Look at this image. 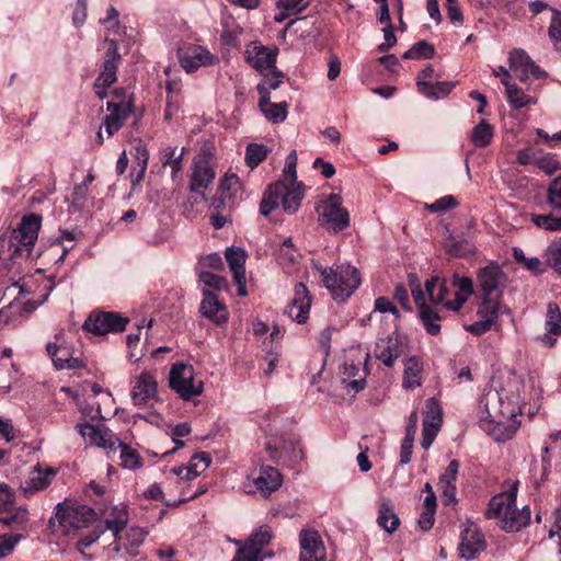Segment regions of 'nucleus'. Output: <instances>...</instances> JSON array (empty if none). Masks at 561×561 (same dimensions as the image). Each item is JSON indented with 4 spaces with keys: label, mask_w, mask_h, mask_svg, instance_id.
<instances>
[{
    "label": "nucleus",
    "mask_w": 561,
    "mask_h": 561,
    "mask_svg": "<svg viewBox=\"0 0 561 561\" xmlns=\"http://www.w3.org/2000/svg\"><path fill=\"white\" fill-rule=\"evenodd\" d=\"M520 403L519 385L515 380L493 382L484 389L479 403L480 426L496 442L511 439L518 428Z\"/></svg>",
    "instance_id": "1"
},
{
    "label": "nucleus",
    "mask_w": 561,
    "mask_h": 561,
    "mask_svg": "<svg viewBox=\"0 0 561 561\" xmlns=\"http://www.w3.org/2000/svg\"><path fill=\"white\" fill-rule=\"evenodd\" d=\"M518 481H515L508 490L491 497L484 516L495 519L497 526L506 533L519 531L529 524L530 510L527 505L518 510L516 499Z\"/></svg>",
    "instance_id": "2"
},
{
    "label": "nucleus",
    "mask_w": 561,
    "mask_h": 561,
    "mask_svg": "<svg viewBox=\"0 0 561 561\" xmlns=\"http://www.w3.org/2000/svg\"><path fill=\"white\" fill-rule=\"evenodd\" d=\"M305 198L304 183L275 182L267 186L260 204V213L268 217L273 210L282 206L283 210L293 215L298 211Z\"/></svg>",
    "instance_id": "3"
},
{
    "label": "nucleus",
    "mask_w": 561,
    "mask_h": 561,
    "mask_svg": "<svg viewBox=\"0 0 561 561\" xmlns=\"http://www.w3.org/2000/svg\"><path fill=\"white\" fill-rule=\"evenodd\" d=\"M42 227V216L28 214L22 217L19 226L8 236L11 257H28L34 249Z\"/></svg>",
    "instance_id": "4"
},
{
    "label": "nucleus",
    "mask_w": 561,
    "mask_h": 561,
    "mask_svg": "<svg viewBox=\"0 0 561 561\" xmlns=\"http://www.w3.org/2000/svg\"><path fill=\"white\" fill-rule=\"evenodd\" d=\"M321 279L335 300L345 301L360 285L359 272L351 265H341L335 270L320 267Z\"/></svg>",
    "instance_id": "5"
},
{
    "label": "nucleus",
    "mask_w": 561,
    "mask_h": 561,
    "mask_svg": "<svg viewBox=\"0 0 561 561\" xmlns=\"http://www.w3.org/2000/svg\"><path fill=\"white\" fill-rule=\"evenodd\" d=\"M96 517V513L88 505H69L65 502L55 507V516L50 517L49 526L56 524L60 530L68 535L71 531L88 527Z\"/></svg>",
    "instance_id": "6"
},
{
    "label": "nucleus",
    "mask_w": 561,
    "mask_h": 561,
    "mask_svg": "<svg viewBox=\"0 0 561 561\" xmlns=\"http://www.w3.org/2000/svg\"><path fill=\"white\" fill-rule=\"evenodd\" d=\"M195 371L192 365L175 363L169 373V386L179 397L190 401L203 392V381H195Z\"/></svg>",
    "instance_id": "7"
},
{
    "label": "nucleus",
    "mask_w": 561,
    "mask_h": 561,
    "mask_svg": "<svg viewBox=\"0 0 561 561\" xmlns=\"http://www.w3.org/2000/svg\"><path fill=\"white\" fill-rule=\"evenodd\" d=\"M409 286L424 329L431 335L438 334L440 332V317L434 307L427 305L425 293L415 275H409Z\"/></svg>",
    "instance_id": "8"
},
{
    "label": "nucleus",
    "mask_w": 561,
    "mask_h": 561,
    "mask_svg": "<svg viewBox=\"0 0 561 561\" xmlns=\"http://www.w3.org/2000/svg\"><path fill=\"white\" fill-rule=\"evenodd\" d=\"M113 99V101L106 103L108 114L103 121L107 137L117 133L133 112V100L130 96L121 95V92L115 90Z\"/></svg>",
    "instance_id": "9"
},
{
    "label": "nucleus",
    "mask_w": 561,
    "mask_h": 561,
    "mask_svg": "<svg viewBox=\"0 0 561 561\" xmlns=\"http://www.w3.org/2000/svg\"><path fill=\"white\" fill-rule=\"evenodd\" d=\"M319 221L329 225L335 232L350 226V214L342 206V197L339 194H330L318 207Z\"/></svg>",
    "instance_id": "10"
},
{
    "label": "nucleus",
    "mask_w": 561,
    "mask_h": 561,
    "mask_svg": "<svg viewBox=\"0 0 561 561\" xmlns=\"http://www.w3.org/2000/svg\"><path fill=\"white\" fill-rule=\"evenodd\" d=\"M106 42L108 47L104 56V62L94 82L95 94L101 100L107 95L106 89L116 81V71L121 61L117 43L114 39H106Z\"/></svg>",
    "instance_id": "11"
},
{
    "label": "nucleus",
    "mask_w": 561,
    "mask_h": 561,
    "mask_svg": "<svg viewBox=\"0 0 561 561\" xmlns=\"http://www.w3.org/2000/svg\"><path fill=\"white\" fill-rule=\"evenodd\" d=\"M128 319L117 312L100 311L91 313L83 323V329L95 335L124 331Z\"/></svg>",
    "instance_id": "12"
},
{
    "label": "nucleus",
    "mask_w": 561,
    "mask_h": 561,
    "mask_svg": "<svg viewBox=\"0 0 561 561\" xmlns=\"http://www.w3.org/2000/svg\"><path fill=\"white\" fill-rule=\"evenodd\" d=\"M485 547L484 535L474 524L469 523L461 533V541L458 546L459 557L467 561L473 560L485 550Z\"/></svg>",
    "instance_id": "13"
},
{
    "label": "nucleus",
    "mask_w": 561,
    "mask_h": 561,
    "mask_svg": "<svg viewBox=\"0 0 561 561\" xmlns=\"http://www.w3.org/2000/svg\"><path fill=\"white\" fill-rule=\"evenodd\" d=\"M299 561H324L327 553L320 534L313 529H302L299 534Z\"/></svg>",
    "instance_id": "14"
},
{
    "label": "nucleus",
    "mask_w": 561,
    "mask_h": 561,
    "mask_svg": "<svg viewBox=\"0 0 561 561\" xmlns=\"http://www.w3.org/2000/svg\"><path fill=\"white\" fill-rule=\"evenodd\" d=\"M178 55L181 67L186 72H194L199 67L213 66L218 61V58L207 48L196 45H192L186 49H180Z\"/></svg>",
    "instance_id": "15"
},
{
    "label": "nucleus",
    "mask_w": 561,
    "mask_h": 561,
    "mask_svg": "<svg viewBox=\"0 0 561 561\" xmlns=\"http://www.w3.org/2000/svg\"><path fill=\"white\" fill-rule=\"evenodd\" d=\"M510 69L523 82H526L530 76L535 79L546 77V72L541 70L523 49H513L510 53Z\"/></svg>",
    "instance_id": "16"
},
{
    "label": "nucleus",
    "mask_w": 561,
    "mask_h": 561,
    "mask_svg": "<svg viewBox=\"0 0 561 561\" xmlns=\"http://www.w3.org/2000/svg\"><path fill=\"white\" fill-rule=\"evenodd\" d=\"M310 306L311 298L307 286L298 283L295 286L294 298L285 309V313L297 323H305L308 319Z\"/></svg>",
    "instance_id": "17"
},
{
    "label": "nucleus",
    "mask_w": 561,
    "mask_h": 561,
    "mask_svg": "<svg viewBox=\"0 0 561 561\" xmlns=\"http://www.w3.org/2000/svg\"><path fill=\"white\" fill-rule=\"evenodd\" d=\"M277 48H270L259 43H252L247 49V61L260 72L276 68Z\"/></svg>",
    "instance_id": "18"
},
{
    "label": "nucleus",
    "mask_w": 561,
    "mask_h": 561,
    "mask_svg": "<svg viewBox=\"0 0 561 561\" xmlns=\"http://www.w3.org/2000/svg\"><path fill=\"white\" fill-rule=\"evenodd\" d=\"M504 279L505 275L499 265L481 268L478 273V284L482 297H501L500 285Z\"/></svg>",
    "instance_id": "19"
},
{
    "label": "nucleus",
    "mask_w": 561,
    "mask_h": 561,
    "mask_svg": "<svg viewBox=\"0 0 561 561\" xmlns=\"http://www.w3.org/2000/svg\"><path fill=\"white\" fill-rule=\"evenodd\" d=\"M77 427L80 435L89 445L110 450L116 449V442H118V438L110 430H101L89 423L80 424Z\"/></svg>",
    "instance_id": "20"
},
{
    "label": "nucleus",
    "mask_w": 561,
    "mask_h": 561,
    "mask_svg": "<svg viewBox=\"0 0 561 561\" xmlns=\"http://www.w3.org/2000/svg\"><path fill=\"white\" fill-rule=\"evenodd\" d=\"M362 360L355 363L354 359H348L343 364L341 375V382L345 389L357 393L365 388L367 370L362 366Z\"/></svg>",
    "instance_id": "21"
},
{
    "label": "nucleus",
    "mask_w": 561,
    "mask_h": 561,
    "mask_svg": "<svg viewBox=\"0 0 561 561\" xmlns=\"http://www.w3.org/2000/svg\"><path fill=\"white\" fill-rule=\"evenodd\" d=\"M158 382L150 371H142L136 379L131 390L135 405L142 407L157 394Z\"/></svg>",
    "instance_id": "22"
},
{
    "label": "nucleus",
    "mask_w": 561,
    "mask_h": 561,
    "mask_svg": "<svg viewBox=\"0 0 561 561\" xmlns=\"http://www.w3.org/2000/svg\"><path fill=\"white\" fill-rule=\"evenodd\" d=\"M47 353L50 356L55 367L61 369H79L84 367L81 359L73 357L72 352L65 345H58L49 342L46 346Z\"/></svg>",
    "instance_id": "23"
},
{
    "label": "nucleus",
    "mask_w": 561,
    "mask_h": 561,
    "mask_svg": "<svg viewBox=\"0 0 561 561\" xmlns=\"http://www.w3.org/2000/svg\"><path fill=\"white\" fill-rule=\"evenodd\" d=\"M203 300L201 304L202 316L209 319L216 324H224L228 321V310L216 295L208 290L203 291Z\"/></svg>",
    "instance_id": "24"
},
{
    "label": "nucleus",
    "mask_w": 561,
    "mask_h": 561,
    "mask_svg": "<svg viewBox=\"0 0 561 561\" xmlns=\"http://www.w3.org/2000/svg\"><path fill=\"white\" fill-rule=\"evenodd\" d=\"M423 291L426 300L434 306L442 305L447 309V302H453L448 299L450 287L445 278L431 277L425 282Z\"/></svg>",
    "instance_id": "25"
},
{
    "label": "nucleus",
    "mask_w": 561,
    "mask_h": 561,
    "mask_svg": "<svg viewBox=\"0 0 561 561\" xmlns=\"http://www.w3.org/2000/svg\"><path fill=\"white\" fill-rule=\"evenodd\" d=\"M401 344L398 335H388L377 341L374 355L382 362L387 367H392L396 359L400 356Z\"/></svg>",
    "instance_id": "26"
},
{
    "label": "nucleus",
    "mask_w": 561,
    "mask_h": 561,
    "mask_svg": "<svg viewBox=\"0 0 561 561\" xmlns=\"http://www.w3.org/2000/svg\"><path fill=\"white\" fill-rule=\"evenodd\" d=\"M214 179L215 171L207 160L195 161L188 188L191 192L199 193L202 190H206Z\"/></svg>",
    "instance_id": "27"
},
{
    "label": "nucleus",
    "mask_w": 561,
    "mask_h": 561,
    "mask_svg": "<svg viewBox=\"0 0 561 561\" xmlns=\"http://www.w3.org/2000/svg\"><path fill=\"white\" fill-rule=\"evenodd\" d=\"M283 483L282 474L271 466H263L260 476L254 479V485L265 497L279 489Z\"/></svg>",
    "instance_id": "28"
},
{
    "label": "nucleus",
    "mask_w": 561,
    "mask_h": 561,
    "mask_svg": "<svg viewBox=\"0 0 561 561\" xmlns=\"http://www.w3.org/2000/svg\"><path fill=\"white\" fill-rule=\"evenodd\" d=\"M545 327L547 333L542 335L541 341L548 346H553L557 340L551 335H561V311L554 302L548 304Z\"/></svg>",
    "instance_id": "29"
},
{
    "label": "nucleus",
    "mask_w": 561,
    "mask_h": 561,
    "mask_svg": "<svg viewBox=\"0 0 561 561\" xmlns=\"http://www.w3.org/2000/svg\"><path fill=\"white\" fill-rule=\"evenodd\" d=\"M56 474V471L53 468H47L45 471L37 465L34 467L31 476L24 481L22 484V490L24 493H35L46 489L50 482L53 477Z\"/></svg>",
    "instance_id": "30"
},
{
    "label": "nucleus",
    "mask_w": 561,
    "mask_h": 561,
    "mask_svg": "<svg viewBox=\"0 0 561 561\" xmlns=\"http://www.w3.org/2000/svg\"><path fill=\"white\" fill-rule=\"evenodd\" d=\"M402 387L412 390L422 385L423 364L416 356L407 358L403 363Z\"/></svg>",
    "instance_id": "31"
},
{
    "label": "nucleus",
    "mask_w": 561,
    "mask_h": 561,
    "mask_svg": "<svg viewBox=\"0 0 561 561\" xmlns=\"http://www.w3.org/2000/svg\"><path fill=\"white\" fill-rule=\"evenodd\" d=\"M451 286L456 287L458 291L455 294L453 302H447V310L459 311L473 293L472 280L466 276L454 275Z\"/></svg>",
    "instance_id": "32"
},
{
    "label": "nucleus",
    "mask_w": 561,
    "mask_h": 561,
    "mask_svg": "<svg viewBox=\"0 0 561 561\" xmlns=\"http://www.w3.org/2000/svg\"><path fill=\"white\" fill-rule=\"evenodd\" d=\"M377 524L388 534H393L400 526V518L389 499H381L379 503Z\"/></svg>",
    "instance_id": "33"
},
{
    "label": "nucleus",
    "mask_w": 561,
    "mask_h": 561,
    "mask_svg": "<svg viewBox=\"0 0 561 561\" xmlns=\"http://www.w3.org/2000/svg\"><path fill=\"white\" fill-rule=\"evenodd\" d=\"M28 523V511L26 506L10 507L0 514V524L12 530H24Z\"/></svg>",
    "instance_id": "34"
},
{
    "label": "nucleus",
    "mask_w": 561,
    "mask_h": 561,
    "mask_svg": "<svg viewBox=\"0 0 561 561\" xmlns=\"http://www.w3.org/2000/svg\"><path fill=\"white\" fill-rule=\"evenodd\" d=\"M307 7L308 1L306 0H277L276 9L278 11L273 20L276 23H283L289 16L301 13Z\"/></svg>",
    "instance_id": "35"
},
{
    "label": "nucleus",
    "mask_w": 561,
    "mask_h": 561,
    "mask_svg": "<svg viewBox=\"0 0 561 561\" xmlns=\"http://www.w3.org/2000/svg\"><path fill=\"white\" fill-rule=\"evenodd\" d=\"M453 81H437L435 83L417 82L419 91L427 99L439 100L450 94L455 88Z\"/></svg>",
    "instance_id": "36"
},
{
    "label": "nucleus",
    "mask_w": 561,
    "mask_h": 561,
    "mask_svg": "<svg viewBox=\"0 0 561 561\" xmlns=\"http://www.w3.org/2000/svg\"><path fill=\"white\" fill-rule=\"evenodd\" d=\"M513 254L517 263L522 264L525 268L534 274H542L548 267L545 259L540 260L537 256H527L519 248H514Z\"/></svg>",
    "instance_id": "37"
},
{
    "label": "nucleus",
    "mask_w": 561,
    "mask_h": 561,
    "mask_svg": "<svg viewBox=\"0 0 561 561\" xmlns=\"http://www.w3.org/2000/svg\"><path fill=\"white\" fill-rule=\"evenodd\" d=\"M505 90L507 101L510 105L515 110H519L522 107L536 103V99L527 95L520 88H518L514 83L506 84Z\"/></svg>",
    "instance_id": "38"
},
{
    "label": "nucleus",
    "mask_w": 561,
    "mask_h": 561,
    "mask_svg": "<svg viewBox=\"0 0 561 561\" xmlns=\"http://www.w3.org/2000/svg\"><path fill=\"white\" fill-rule=\"evenodd\" d=\"M226 260L233 276H242L245 274L244 264L247 260V253L244 250L233 247L228 248L226 251Z\"/></svg>",
    "instance_id": "39"
},
{
    "label": "nucleus",
    "mask_w": 561,
    "mask_h": 561,
    "mask_svg": "<svg viewBox=\"0 0 561 561\" xmlns=\"http://www.w3.org/2000/svg\"><path fill=\"white\" fill-rule=\"evenodd\" d=\"M116 448L121 449L119 459L121 465L129 470H136L142 466V461L138 453L118 438Z\"/></svg>",
    "instance_id": "40"
},
{
    "label": "nucleus",
    "mask_w": 561,
    "mask_h": 561,
    "mask_svg": "<svg viewBox=\"0 0 561 561\" xmlns=\"http://www.w3.org/2000/svg\"><path fill=\"white\" fill-rule=\"evenodd\" d=\"M501 297H482V301L478 308L479 318L489 320L491 324L497 319L501 306Z\"/></svg>",
    "instance_id": "41"
},
{
    "label": "nucleus",
    "mask_w": 561,
    "mask_h": 561,
    "mask_svg": "<svg viewBox=\"0 0 561 561\" xmlns=\"http://www.w3.org/2000/svg\"><path fill=\"white\" fill-rule=\"evenodd\" d=\"M493 138V127L486 121L482 119L473 127L471 133V141L476 147H488Z\"/></svg>",
    "instance_id": "42"
},
{
    "label": "nucleus",
    "mask_w": 561,
    "mask_h": 561,
    "mask_svg": "<svg viewBox=\"0 0 561 561\" xmlns=\"http://www.w3.org/2000/svg\"><path fill=\"white\" fill-rule=\"evenodd\" d=\"M548 267L561 275V239L554 240L548 244L542 253Z\"/></svg>",
    "instance_id": "43"
},
{
    "label": "nucleus",
    "mask_w": 561,
    "mask_h": 561,
    "mask_svg": "<svg viewBox=\"0 0 561 561\" xmlns=\"http://www.w3.org/2000/svg\"><path fill=\"white\" fill-rule=\"evenodd\" d=\"M268 148L263 144L251 142L245 148V163L249 168H256L266 159Z\"/></svg>",
    "instance_id": "44"
},
{
    "label": "nucleus",
    "mask_w": 561,
    "mask_h": 561,
    "mask_svg": "<svg viewBox=\"0 0 561 561\" xmlns=\"http://www.w3.org/2000/svg\"><path fill=\"white\" fill-rule=\"evenodd\" d=\"M146 536L147 531H145L142 528L130 527L126 533V552L131 557L137 556V549L142 545Z\"/></svg>",
    "instance_id": "45"
},
{
    "label": "nucleus",
    "mask_w": 561,
    "mask_h": 561,
    "mask_svg": "<svg viewBox=\"0 0 561 561\" xmlns=\"http://www.w3.org/2000/svg\"><path fill=\"white\" fill-rule=\"evenodd\" d=\"M530 221L538 228L546 231H560L561 217H556L552 214L539 215L530 214Z\"/></svg>",
    "instance_id": "46"
},
{
    "label": "nucleus",
    "mask_w": 561,
    "mask_h": 561,
    "mask_svg": "<svg viewBox=\"0 0 561 561\" xmlns=\"http://www.w3.org/2000/svg\"><path fill=\"white\" fill-rule=\"evenodd\" d=\"M435 55L434 46L426 41L416 42L409 50L403 54L404 59H430Z\"/></svg>",
    "instance_id": "47"
},
{
    "label": "nucleus",
    "mask_w": 561,
    "mask_h": 561,
    "mask_svg": "<svg viewBox=\"0 0 561 561\" xmlns=\"http://www.w3.org/2000/svg\"><path fill=\"white\" fill-rule=\"evenodd\" d=\"M442 408L439 402L435 398H430L426 401V411L423 419V424L430 423L435 426H440L442 424Z\"/></svg>",
    "instance_id": "48"
},
{
    "label": "nucleus",
    "mask_w": 561,
    "mask_h": 561,
    "mask_svg": "<svg viewBox=\"0 0 561 561\" xmlns=\"http://www.w3.org/2000/svg\"><path fill=\"white\" fill-rule=\"evenodd\" d=\"M546 202L553 210L561 211V175L548 186Z\"/></svg>",
    "instance_id": "49"
},
{
    "label": "nucleus",
    "mask_w": 561,
    "mask_h": 561,
    "mask_svg": "<svg viewBox=\"0 0 561 561\" xmlns=\"http://www.w3.org/2000/svg\"><path fill=\"white\" fill-rule=\"evenodd\" d=\"M297 160H298V157H297L296 150H291L287 154L286 160H285V167L283 170V179L279 180L278 182L299 183L297 181V172H296Z\"/></svg>",
    "instance_id": "50"
},
{
    "label": "nucleus",
    "mask_w": 561,
    "mask_h": 561,
    "mask_svg": "<svg viewBox=\"0 0 561 561\" xmlns=\"http://www.w3.org/2000/svg\"><path fill=\"white\" fill-rule=\"evenodd\" d=\"M264 116L272 123L277 124L284 122L287 117V103L279 102L270 105L263 111Z\"/></svg>",
    "instance_id": "51"
},
{
    "label": "nucleus",
    "mask_w": 561,
    "mask_h": 561,
    "mask_svg": "<svg viewBox=\"0 0 561 561\" xmlns=\"http://www.w3.org/2000/svg\"><path fill=\"white\" fill-rule=\"evenodd\" d=\"M552 18L549 26V36L558 50H561V12L552 9Z\"/></svg>",
    "instance_id": "52"
},
{
    "label": "nucleus",
    "mask_w": 561,
    "mask_h": 561,
    "mask_svg": "<svg viewBox=\"0 0 561 561\" xmlns=\"http://www.w3.org/2000/svg\"><path fill=\"white\" fill-rule=\"evenodd\" d=\"M458 202L453 195H445L432 204H426L425 208L431 213H444L457 207Z\"/></svg>",
    "instance_id": "53"
},
{
    "label": "nucleus",
    "mask_w": 561,
    "mask_h": 561,
    "mask_svg": "<svg viewBox=\"0 0 561 561\" xmlns=\"http://www.w3.org/2000/svg\"><path fill=\"white\" fill-rule=\"evenodd\" d=\"M271 539L272 535L270 528L267 526H263L252 534L247 541L263 550L264 546H266Z\"/></svg>",
    "instance_id": "54"
},
{
    "label": "nucleus",
    "mask_w": 561,
    "mask_h": 561,
    "mask_svg": "<svg viewBox=\"0 0 561 561\" xmlns=\"http://www.w3.org/2000/svg\"><path fill=\"white\" fill-rule=\"evenodd\" d=\"M199 280L203 282L207 287L214 288L216 290L222 289L226 285L224 277L211 272H202L199 274Z\"/></svg>",
    "instance_id": "55"
},
{
    "label": "nucleus",
    "mask_w": 561,
    "mask_h": 561,
    "mask_svg": "<svg viewBox=\"0 0 561 561\" xmlns=\"http://www.w3.org/2000/svg\"><path fill=\"white\" fill-rule=\"evenodd\" d=\"M14 492L7 483L0 482V512L7 511L14 504Z\"/></svg>",
    "instance_id": "56"
},
{
    "label": "nucleus",
    "mask_w": 561,
    "mask_h": 561,
    "mask_svg": "<svg viewBox=\"0 0 561 561\" xmlns=\"http://www.w3.org/2000/svg\"><path fill=\"white\" fill-rule=\"evenodd\" d=\"M239 556L242 557L244 561H262V550L257 547L253 546L250 542H245L243 547L238 549Z\"/></svg>",
    "instance_id": "57"
},
{
    "label": "nucleus",
    "mask_w": 561,
    "mask_h": 561,
    "mask_svg": "<svg viewBox=\"0 0 561 561\" xmlns=\"http://www.w3.org/2000/svg\"><path fill=\"white\" fill-rule=\"evenodd\" d=\"M459 470V462L451 460L445 472L439 478L438 484L456 485V479Z\"/></svg>",
    "instance_id": "58"
},
{
    "label": "nucleus",
    "mask_w": 561,
    "mask_h": 561,
    "mask_svg": "<svg viewBox=\"0 0 561 561\" xmlns=\"http://www.w3.org/2000/svg\"><path fill=\"white\" fill-rule=\"evenodd\" d=\"M439 427L440 426H435L430 423L423 424L421 446L424 449H428L432 446Z\"/></svg>",
    "instance_id": "59"
},
{
    "label": "nucleus",
    "mask_w": 561,
    "mask_h": 561,
    "mask_svg": "<svg viewBox=\"0 0 561 561\" xmlns=\"http://www.w3.org/2000/svg\"><path fill=\"white\" fill-rule=\"evenodd\" d=\"M20 539L21 535H9L0 537V559L9 556Z\"/></svg>",
    "instance_id": "60"
},
{
    "label": "nucleus",
    "mask_w": 561,
    "mask_h": 561,
    "mask_svg": "<svg viewBox=\"0 0 561 561\" xmlns=\"http://www.w3.org/2000/svg\"><path fill=\"white\" fill-rule=\"evenodd\" d=\"M127 524V516L125 513H121L118 517L105 520V528L111 530L115 538L118 537L119 533L125 528Z\"/></svg>",
    "instance_id": "61"
},
{
    "label": "nucleus",
    "mask_w": 561,
    "mask_h": 561,
    "mask_svg": "<svg viewBox=\"0 0 561 561\" xmlns=\"http://www.w3.org/2000/svg\"><path fill=\"white\" fill-rule=\"evenodd\" d=\"M196 465V473L201 476L211 463V458L207 453H198L191 458L188 465Z\"/></svg>",
    "instance_id": "62"
},
{
    "label": "nucleus",
    "mask_w": 561,
    "mask_h": 561,
    "mask_svg": "<svg viewBox=\"0 0 561 561\" xmlns=\"http://www.w3.org/2000/svg\"><path fill=\"white\" fill-rule=\"evenodd\" d=\"M492 325L493 324H491L489 320L479 318L478 321H476L469 325H465V330L470 332L473 335L479 336V335H482V334L486 333L488 331H490Z\"/></svg>",
    "instance_id": "63"
},
{
    "label": "nucleus",
    "mask_w": 561,
    "mask_h": 561,
    "mask_svg": "<svg viewBox=\"0 0 561 561\" xmlns=\"http://www.w3.org/2000/svg\"><path fill=\"white\" fill-rule=\"evenodd\" d=\"M447 1V15L451 23L461 25L463 22L462 12L458 5L457 0Z\"/></svg>",
    "instance_id": "64"
}]
</instances>
